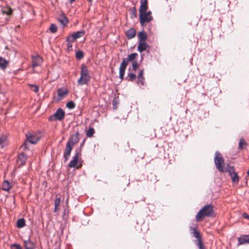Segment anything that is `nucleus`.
<instances>
[{"label":"nucleus","mask_w":249,"mask_h":249,"mask_svg":"<svg viewBox=\"0 0 249 249\" xmlns=\"http://www.w3.org/2000/svg\"><path fill=\"white\" fill-rule=\"evenodd\" d=\"M144 77L138 76V84L140 83L142 85H144Z\"/></svg>","instance_id":"obj_36"},{"label":"nucleus","mask_w":249,"mask_h":249,"mask_svg":"<svg viewBox=\"0 0 249 249\" xmlns=\"http://www.w3.org/2000/svg\"><path fill=\"white\" fill-rule=\"evenodd\" d=\"M138 67V63L137 61H133L132 64V68L133 70L135 71L137 70V69Z\"/></svg>","instance_id":"obj_38"},{"label":"nucleus","mask_w":249,"mask_h":249,"mask_svg":"<svg viewBox=\"0 0 249 249\" xmlns=\"http://www.w3.org/2000/svg\"><path fill=\"white\" fill-rule=\"evenodd\" d=\"M4 13H5L7 15H10L12 13V10L11 9H9L7 11H4Z\"/></svg>","instance_id":"obj_41"},{"label":"nucleus","mask_w":249,"mask_h":249,"mask_svg":"<svg viewBox=\"0 0 249 249\" xmlns=\"http://www.w3.org/2000/svg\"><path fill=\"white\" fill-rule=\"evenodd\" d=\"M70 0V1H71V2H72V1H73L74 0Z\"/></svg>","instance_id":"obj_45"},{"label":"nucleus","mask_w":249,"mask_h":249,"mask_svg":"<svg viewBox=\"0 0 249 249\" xmlns=\"http://www.w3.org/2000/svg\"><path fill=\"white\" fill-rule=\"evenodd\" d=\"M12 249H22L20 246L18 244H14L11 246Z\"/></svg>","instance_id":"obj_40"},{"label":"nucleus","mask_w":249,"mask_h":249,"mask_svg":"<svg viewBox=\"0 0 249 249\" xmlns=\"http://www.w3.org/2000/svg\"><path fill=\"white\" fill-rule=\"evenodd\" d=\"M66 106L70 109H72L75 107V104L72 101H70L67 103Z\"/></svg>","instance_id":"obj_33"},{"label":"nucleus","mask_w":249,"mask_h":249,"mask_svg":"<svg viewBox=\"0 0 249 249\" xmlns=\"http://www.w3.org/2000/svg\"><path fill=\"white\" fill-rule=\"evenodd\" d=\"M9 61L0 56V69L5 70L8 66Z\"/></svg>","instance_id":"obj_15"},{"label":"nucleus","mask_w":249,"mask_h":249,"mask_svg":"<svg viewBox=\"0 0 249 249\" xmlns=\"http://www.w3.org/2000/svg\"><path fill=\"white\" fill-rule=\"evenodd\" d=\"M214 161L216 168L221 172H225L224 160L220 153L218 151L215 152Z\"/></svg>","instance_id":"obj_5"},{"label":"nucleus","mask_w":249,"mask_h":249,"mask_svg":"<svg viewBox=\"0 0 249 249\" xmlns=\"http://www.w3.org/2000/svg\"><path fill=\"white\" fill-rule=\"evenodd\" d=\"M190 229L193 231V235L197 239V240L201 239V236L200 233L199 231L196 230V228L191 227Z\"/></svg>","instance_id":"obj_21"},{"label":"nucleus","mask_w":249,"mask_h":249,"mask_svg":"<svg viewBox=\"0 0 249 249\" xmlns=\"http://www.w3.org/2000/svg\"><path fill=\"white\" fill-rule=\"evenodd\" d=\"M246 145V142L243 139H241L239 143V147L240 149H242L244 145Z\"/></svg>","instance_id":"obj_32"},{"label":"nucleus","mask_w":249,"mask_h":249,"mask_svg":"<svg viewBox=\"0 0 249 249\" xmlns=\"http://www.w3.org/2000/svg\"><path fill=\"white\" fill-rule=\"evenodd\" d=\"M50 30L51 32L54 33L57 31V27L56 25L52 24L50 26Z\"/></svg>","instance_id":"obj_30"},{"label":"nucleus","mask_w":249,"mask_h":249,"mask_svg":"<svg viewBox=\"0 0 249 249\" xmlns=\"http://www.w3.org/2000/svg\"><path fill=\"white\" fill-rule=\"evenodd\" d=\"M95 132L94 129L92 127H90L87 131L86 135L88 137H91L93 136Z\"/></svg>","instance_id":"obj_27"},{"label":"nucleus","mask_w":249,"mask_h":249,"mask_svg":"<svg viewBox=\"0 0 249 249\" xmlns=\"http://www.w3.org/2000/svg\"><path fill=\"white\" fill-rule=\"evenodd\" d=\"M79 140V133L76 132L71 136L67 144L73 147L74 145L78 142Z\"/></svg>","instance_id":"obj_10"},{"label":"nucleus","mask_w":249,"mask_h":249,"mask_svg":"<svg viewBox=\"0 0 249 249\" xmlns=\"http://www.w3.org/2000/svg\"><path fill=\"white\" fill-rule=\"evenodd\" d=\"M80 156V152H76L75 155L73 156L72 159L69 163V166L71 168L75 167L78 169L81 167V164L78 163V159Z\"/></svg>","instance_id":"obj_8"},{"label":"nucleus","mask_w":249,"mask_h":249,"mask_svg":"<svg viewBox=\"0 0 249 249\" xmlns=\"http://www.w3.org/2000/svg\"><path fill=\"white\" fill-rule=\"evenodd\" d=\"M238 245L249 243V235H242L238 238Z\"/></svg>","instance_id":"obj_14"},{"label":"nucleus","mask_w":249,"mask_h":249,"mask_svg":"<svg viewBox=\"0 0 249 249\" xmlns=\"http://www.w3.org/2000/svg\"><path fill=\"white\" fill-rule=\"evenodd\" d=\"M89 2H91L92 0H88Z\"/></svg>","instance_id":"obj_46"},{"label":"nucleus","mask_w":249,"mask_h":249,"mask_svg":"<svg viewBox=\"0 0 249 249\" xmlns=\"http://www.w3.org/2000/svg\"><path fill=\"white\" fill-rule=\"evenodd\" d=\"M68 93L66 89H60L58 90V96L61 98L63 97Z\"/></svg>","instance_id":"obj_23"},{"label":"nucleus","mask_w":249,"mask_h":249,"mask_svg":"<svg viewBox=\"0 0 249 249\" xmlns=\"http://www.w3.org/2000/svg\"><path fill=\"white\" fill-rule=\"evenodd\" d=\"M67 42H68V43H67V50L68 51H71L72 49L71 42L72 41H67Z\"/></svg>","instance_id":"obj_39"},{"label":"nucleus","mask_w":249,"mask_h":249,"mask_svg":"<svg viewBox=\"0 0 249 249\" xmlns=\"http://www.w3.org/2000/svg\"><path fill=\"white\" fill-rule=\"evenodd\" d=\"M197 245L199 247V249H204L203 243L201 241V239L197 240Z\"/></svg>","instance_id":"obj_37"},{"label":"nucleus","mask_w":249,"mask_h":249,"mask_svg":"<svg viewBox=\"0 0 249 249\" xmlns=\"http://www.w3.org/2000/svg\"><path fill=\"white\" fill-rule=\"evenodd\" d=\"M136 77L134 73H131L128 74V80L130 81H133L136 78Z\"/></svg>","instance_id":"obj_34"},{"label":"nucleus","mask_w":249,"mask_h":249,"mask_svg":"<svg viewBox=\"0 0 249 249\" xmlns=\"http://www.w3.org/2000/svg\"><path fill=\"white\" fill-rule=\"evenodd\" d=\"M84 34L85 31L84 30L74 32L71 36L67 37V41H73L76 39L82 37Z\"/></svg>","instance_id":"obj_9"},{"label":"nucleus","mask_w":249,"mask_h":249,"mask_svg":"<svg viewBox=\"0 0 249 249\" xmlns=\"http://www.w3.org/2000/svg\"><path fill=\"white\" fill-rule=\"evenodd\" d=\"M27 143L36 144L40 139V134L39 132H29L26 134Z\"/></svg>","instance_id":"obj_7"},{"label":"nucleus","mask_w":249,"mask_h":249,"mask_svg":"<svg viewBox=\"0 0 249 249\" xmlns=\"http://www.w3.org/2000/svg\"><path fill=\"white\" fill-rule=\"evenodd\" d=\"M148 4L147 0H141V5L139 9V18L142 25L153 20L151 12L148 11Z\"/></svg>","instance_id":"obj_1"},{"label":"nucleus","mask_w":249,"mask_h":249,"mask_svg":"<svg viewBox=\"0 0 249 249\" xmlns=\"http://www.w3.org/2000/svg\"><path fill=\"white\" fill-rule=\"evenodd\" d=\"M230 176L231 178L232 182H238L239 181V178L237 173H235Z\"/></svg>","instance_id":"obj_28"},{"label":"nucleus","mask_w":249,"mask_h":249,"mask_svg":"<svg viewBox=\"0 0 249 249\" xmlns=\"http://www.w3.org/2000/svg\"><path fill=\"white\" fill-rule=\"evenodd\" d=\"M60 198H57L54 201V212H56L57 211V208L59 206L60 204Z\"/></svg>","instance_id":"obj_29"},{"label":"nucleus","mask_w":249,"mask_h":249,"mask_svg":"<svg viewBox=\"0 0 249 249\" xmlns=\"http://www.w3.org/2000/svg\"><path fill=\"white\" fill-rule=\"evenodd\" d=\"M139 42H145L147 38L146 35L144 32H140L139 34Z\"/></svg>","instance_id":"obj_22"},{"label":"nucleus","mask_w":249,"mask_h":249,"mask_svg":"<svg viewBox=\"0 0 249 249\" xmlns=\"http://www.w3.org/2000/svg\"><path fill=\"white\" fill-rule=\"evenodd\" d=\"M137 53H132L129 54L127 58H123L119 68V77L122 80L125 73L127 65L129 61H133L137 57Z\"/></svg>","instance_id":"obj_2"},{"label":"nucleus","mask_w":249,"mask_h":249,"mask_svg":"<svg viewBox=\"0 0 249 249\" xmlns=\"http://www.w3.org/2000/svg\"><path fill=\"white\" fill-rule=\"evenodd\" d=\"M243 216L245 218L249 219V215H248L247 213H244Z\"/></svg>","instance_id":"obj_44"},{"label":"nucleus","mask_w":249,"mask_h":249,"mask_svg":"<svg viewBox=\"0 0 249 249\" xmlns=\"http://www.w3.org/2000/svg\"><path fill=\"white\" fill-rule=\"evenodd\" d=\"M8 143L7 137L6 136L2 135L0 137V147L3 148Z\"/></svg>","instance_id":"obj_19"},{"label":"nucleus","mask_w":249,"mask_h":249,"mask_svg":"<svg viewBox=\"0 0 249 249\" xmlns=\"http://www.w3.org/2000/svg\"><path fill=\"white\" fill-rule=\"evenodd\" d=\"M132 16L134 17V18L137 17V13H136V10L135 8H134V11H132Z\"/></svg>","instance_id":"obj_42"},{"label":"nucleus","mask_w":249,"mask_h":249,"mask_svg":"<svg viewBox=\"0 0 249 249\" xmlns=\"http://www.w3.org/2000/svg\"><path fill=\"white\" fill-rule=\"evenodd\" d=\"M228 172L230 175V176H231L233 175V174L235 173L234 172V169L233 166H230L229 165L227 166V168H225V172Z\"/></svg>","instance_id":"obj_25"},{"label":"nucleus","mask_w":249,"mask_h":249,"mask_svg":"<svg viewBox=\"0 0 249 249\" xmlns=\"http://www.w3.org/2000/svg\"><path fill=\"white\" fill-rule=\"evenodd\" d=\"M143 70H142L139 71V74L138 76H143Z\"/></svg>","instance_id":"obj_43"},{"label":"nucleus","mask_w":249,"mask_h":249,"mask_svg":"<svg viewBox=\"0 0 249 249\" xmlns=\"http://www.w3.org/2000/svg\"><path fill=\"white\" fill-rule=\"evenodd\" d=\"M90 76L86 66L82 65L80 71V77L77 82L79 85L87 84L90 80Z\"/></svg>","instance_id":"obj_3"},{"label":"nucleus","mask_w":249,"mask_h":249,"mask_svg":"<svg viewBox=\"0 0 249 249\" xmlns=\"http://www.w3.org/2000/svg\"><path fill=\"white\" fill-rule=\"evenodd\" d=\"M64 116L65 112L62 109L59 108L56 110L53 116L50 117V120H51L53 117H54L55 120L61 121L64 118Z\"/></svg>","instance_id":"obj_11"},{"label":"nucleus","mask_w":249,"mask_h":249,"mask_svg":"<svg viewBox=\"0 0 249 249\" xmlns=\"http://www.w3.org/2000/svg\"><path fill=\"white\" fill-rule=\"evenodd\" d=\"M58 20L63 26H65L68 23V20L65 16L59 18Z\"/></svg>","instance_id":"obj_26"},{"label":"nucleus","mask_w":249,"mask_h":249,"mask_svg":"<svg viewBox=\"0 0 249 249\" xmlns=\"http://www.w3.org/2000/svg\"><path fill=\"white\" fill-rule=\"evenodd\" d=\"M25 225V222L23 218L19 219L17 222V226L18 228H23Z\"/></svg>","instance_id":"obj_24"},{"label":"nucleus","mask_w":249,"mask_h":249,"mask_svg":"<svg viewBox=\"0 0 249 249\" xmlns=\"http://www.w3.org/2000/svg\"><path fill=\"white\" fill-rule=\"evenodd\" d=\"M42 63V58L38 55L33 56L32 57V67L34 68L36 67L40 66Z\"/></svg>","instance_id":"obj_12"},{"label":"nucleus","mask_w":249,"mask_h":249,"mask_svg":"<svg viewBox=\"0 0 249 249\" xmlns=\"http://www.w3.org/2000/svg\"><path fill=\"white\" fill-rule=\"evenodd\" d=\"M72 148V146L66 144L63 156L64 158L65 159V161H66L68 160Z\"/></svg>","instance_id":"obj_13"},{"label":"nucleus","mask_w":249,"mask_h":249,"mask_svg":"<svg viewBox=\"0 0 249 249\" xmlns=\"http://www.w3.org/2000/svg\"><path fill=\"white\" fill-rule=\"evenodd\" d=\"M20 150L21 152L22 151L24 152H21L18 156V162H20V166L24 165L27 161V156L26 155L27 154L28 151V148H27V142H25L24 144L20 147Z\"/></svg>","instance_id":"obj_6"},{"label":"nucleus","mask_w":249,"mask_h":249,"mask_svg":"<svg viewBox=\"0 0 249 249\" xmlns=\"http://www.w3.org/2000/svg\"><path fill=\"white\" fill-rule=\"evenodd\" d=\"M213 214V207L211 205L204 206L197 213L196 220L199 221L205 216H211Z\"/></svg>","instance_id":"obj_4"},{"label":"nucleus","mask_w":249,"mask_h":249,"mask_svg":"<svg viewBox=\"0 0 249 249\" xmlns=\"http://www.w3.org/2000/svg\"><path fill=\"white\" fill-rule=\"evenodd\" d=\"M84 53L82 51H78L76 53V56L77 58L80 59L83 58Z\"/></svg>","instance_id":"obj_35"},{"label":"nucleus","mask_w":249,"mask_h":249,"mask_svg":"<svg viewBox=\"0 0 249 249\" xmlns=\"http://www.w3.org/2000/svg\"><path fill=\"white\" fill-rule=\"evenodd\" d=\"M33 72H36L35 71V70H33Z\"/></svg>","instance_id":"obj_47"},{"label":"nucleus","mask_w":249,"mask_h":249,"mask_svg":"<svg viewBox=\"0 0 249 249\" xmlns=\"http://www.w3.org/2000/svg\"><path fill=\"white\" fill-rule=\"evenodd\" d=\"M126 35L128 39H131L135 36L136 31L133 28L130 29L126 32Z\"/></svg>","instance_id":"obj_18"},{"label":"nucleus","mask_w":249,"mask_h":249,"mask_svg":"<svg viewBox=\"0 0 249 249\" xmlns=\"http://www.w3.org/2000/svg\"><path fill=\"white\" fill-rule=\"evenodd\" d=\"M29 86L32 88L33 90L36 93L39 90V87L36 85L29 84Z\"/></svg>","instance_id":"obj_31"},{"label":"nucleus","mask_w":249,"mask_h":249,"mask_svg":"<svg viewBox=\"0 0 249 249\" xmlns=\"http://www.w3.org/2000/svg\"><path fill=\"white\" fill-rule=\"evenodd\" d=\"M11 185L7 180H4L2 183V188L3 190L9 191L11 189Z\"/></svg>","instance_id":"obj_20"},{"label":"nucleus","mask_w":249,"mask_h":249,"mask_svg":"<svg viewBox=\"0 0 249 249\" xmlns=\"http://www.w3.org/2000/svg\"><path fill=\"white\" fill-rule=\"evenodd\" d=\"M24 246L26 249H34L35 248V244L30 240L24 241Z\"/></svg>","instance_id":"obj_16"},{"label":"nucleus","mask_w":249,"mask_h":249,"mask_svg":"<svg viewBox=\"0 0 249 249\" xmlns=\"http://www.w3.org/2000/svg\"><path fill=\"white\" fill-rule=\"evenodd\" d=\"M147 46V45L145 42H139L138 50L142 53L146 50Z\"/></svg>","instance_id":"obj_17"}]
</instances>
